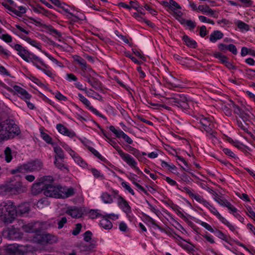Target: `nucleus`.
Returning <instances> with one entry per match:
<instances>
[{"label": "nucleus", "mask_w": 255, "mask_h": 255, "mask_svg": "<svg viewBox=\"0 0 255 255\" xmlns=\"http://www.w3.org/2000/svg\"><path fill=\"white\" fill-rule=\"evenodd\" d=\"M161 165L162 166V167L168 168V169L171 171L174 170L176 169V167L174 165H173V164L170 165L167 162H166L164 161H161Z\"/></svg>", "instance_id": "nucleus-50"}, {"label": "nucleus", "mask_w": 255, "mask_h": 255, "mask_svg": "<svg viewBox=\"0 0 255 255\" xmlns=\"http://www.w3.org/2000/svg\"><path fill=\"white\" fill-rule=\"evenodd\" d=\"M89 150L93 153L96 156H97L99 159L103 160L104 158L99 153V152L96 150L95 148L92 147H89Z\"/></svg>", "instance_id": "nucleus-54"}, {"label": "nucleus", "mask_w": 255, "mask_h": 255, "mask_svg": "<svg viewBox=\"0 0 255 255\" xmlns=\"http://www.w3.org/2000/svg\"><path fill=\"white\" fill-rule=\"evenodd\" d=\"M198 8L203 13H207L210 15H213L214 13V11L208 5H200Z\"/></svg>", "instance_id": "nucleus-27"}, {"label": "nucleus", "mask_w": 255, "mask_h": 255, "mask_svg": "<svg viewBox=\"0 0 255 255\" xmlns=\"http://www.w3.org/2000/svg\"><path fill=\"white\" fill-rule=\"evenodd\" d=\"M6 123L10 138H13L15 135H17L20 133L19 128L16 125L13 123L12 121L7 122Z\"/></svg>", "instance_id": "nucleus-9"}, {"label": "nucleus", "mask_w": 255, "mask_h": 255, "mask_svg": "<svg viewBox=\"0 0 255 255\" xmlns=\"http://www.w3.org/2000/svg\"><path fill=\"white\" fill-rule=\"evenodd\" d=\"M228 50L235 55L237 54V48L236 46L233 44L228 45Z\"/></svg>", "instance_id": "nucleus-63"}, {"label": "nucleus", "mask_w": 255, "mask_h": 255, "mask_svg": "<svg viewBox=\"0 0 255 255\" xmlns=\"http://www.w3.org/2000/svg\"><path fill=\"white\" fill-rule=\"evenodd\" d=\"M183 191L185 192L186 193H187L189 195V196L193 198L194 199H195V196H198L199 195L197 194H193L191 192V189L189 187H184Z\"/></svg>", "instance_id": "nucleus-64"}, {"label": "nucleus", "mask_w": 255, "mask_h": 255, "mask_svg": "<svg viewBox=\"0 0 255 255\" xmlns=\"http://www.w3.org/2000/svg\"><path fill=\"white\" fill-rule=\"evenodd\" d=\"M75 194L74 189L72 187L67 188L62 187L61 188V198H66L72 196Z\"/></svg>", "instance_id": "nucleus-17"}, {"label": "nucleus", "mask_w": 255, "mask_h": 255, "mask_svg": "<svg viewBox=\"0 0 255 255\" xmlns=\"http://www.w3.org/2000/svg\"><path fill=\"white\" fill-rule=\"evenodd\" d=\"M214 233H215V235L218 238L222 239L225 241H227L228 237L227 235L224 234L222 231L218 229H216V230L214 231Z\"/></svg>", "instance_id": "nucleus-41"}, {"label": "nucleus", "mask_w": 255, "mask_h": 255, "mask_svg": "<svg viewBox=\"0 0 255 255\" xmlns=\"http://www.w3.org/2000/svg\"><path fill=\"white\" fill-rule=\"evenodd\" d=\"M200 225L203 227L204 228H205L206 230H208L209 231H210V232L211 233H214V230L213 229V228L209 225L208 224V223H206V222H201V223H200Z\"/></svg>", "instance_id": "nucleus-61"}, {"label": "nucleus", "mask_w": 255, "mask_h": 255, "mask_svg": "<svg viewBox=\"0 0 255 255\" xmlns=\"http://www.w3.org/2000/svg\"><path fill=\"white\" fill-rule=\"evenodd\" d=\"M214 56L216 58L219 59L224 64L227 61V60H228V58L226 56L223 55L220 52L215 53L214 54Z\"/></svg>", "instance_id": "nucleus-40"}, {"label": "nucleus", "mask_w": 255, "mask_h": 255, "mask_svg": "<svg viewBox=\"0 0 255 255\" xmlns=\"http://www.w3.org/2000/svg\"><path fill=\"white\" fill-rule=\"evenodd\" d=\"M16 215V208L13 202L7 201L0 204V220L4 224L12 223Z\"/></svg>", "instance_id": "nucleus-1"}, {"label": "nucleus", "mask_w": 255, "mask_h": 255, "mask_svg": "<svg viewBox=\"0 0 255 255\" xmlns=\"http://www.w3.org/2000/svg\"><path fill=\"white\" fill-rule=\"evenodd\" d=\"M29 246L12 244L4 246V253L7 255H25L28 252Z\"/></svg>", "instance_id": "nucleus-3"}, {"label": "nucleus", "mask_w": 255, "mask_h": 255, "mask_svg": "<svg viewBox=\"0 0 255 255\" xmlns=\"http://www.w3.org/2000/svg\"><path fill=\"white\" fill-rule=\"evenodd\" d=\"M22 38L33 46L39 49H41L40 44L38 43L36 41L32 40L30 38L25 36L22 37Z\"/></svg>", "instance_id": "nucleus-32"}, {"label": "nucleus", "mask_w": 255, "mask_h": 255, "mask_svg": "<svg viewBox=\"0 0 255 255\" xmlns=\"http://www.w3.org/2000/svg\"><path fill=\"white\" fill-rule=\"evenodd\" d=\"M195 200L197 202L202 203L204 206L208 209H209V207L211 206L208 202L204 199L203 198L199 195L195 196Z\"/></svg>", "instance_id": "nucleus-38"}, {"label": "nucleus", "mask_w": 255, "mask_h": 255, "mask_svg": "<svg viewBox=\"0 0 255 255\" xmlns=\"http://www.w3.org/2000/svg\"><path fill=\"white\" fill-rule=\"evenodd\" d=\"M237 24L239 28L242 30H245L248 31L249 30V26L248 24L245 23V22L239 20L237 22Z\"/></svg>", "instance_id": "nucleus-45"}, {"label": "nucleus", "mask_w": 255, "mask_h": 255, "mask_svg": "<svg viewBox=\"0 0 255 255\" xmlns=\"http://www.w3.org/2000/svg\"><path fill=\"white\" fill-rule=\"evenodd\" d=\"M66 213L73 218H79L83 215L82 210L76 207L68 208L66 211Z\"/></svg>", "instance_id": "nucleus-11"}, {"label": "nucleus", "mask_w": 255, "mask_h": 255, "mask_svg": "<svg viewBox=\"0 0 255 255\" xmlns=\"http://www.w3.org/2000/svg\"><path fill=\"white\" fill-rule=\"evenodd\" d=\"M5 160L7 162H9L12 159L11 149L9 147H6L4 151Z\"/></svg>", "instance_id": "nucleus-29"}, {"label": "nucleus", "mask_w": 255, "mask_h": 255, "mask_svg": "<svg viewBox=\"0 0 255 255\" xmlns=\"http://www.w3.org/2000/svg\"><path fill=\"white\" fill-rule=\"evenodd\" d=\"M41 183L45 185V188L46 186H48L53 182L54 179L51 176H44L40 178L38 180Z\"/></svg>", "instance_id": "nucleus-23"}, {"label": "nucleus", "mask_w": 255, "mask_h": 255, "mask_svg": "<svg viewBox=\"0 0 255 255\" xmlns=\"http://www.w3.org/2000/svg\"><path fill=\"white\" fill-rule=\"evenodd\" d=\"M119 154L122 159L129 166L133 168L137 171L139 170L138 168L137 167V162L133 157H132L130 154L125 153L123 150L119 151Z\"/></svg>", "instance_id": "nucleus-7"}, {"label": "nucleus", "mask_w": 255, "mask_h": 255, "mask_svg": "<svg viewBox=\"0 0 255 255\" xmlns=\"http://www.w3.org/2000/svg\"><path fill=\"white\" fill-rule=\"evenodd\" d=\"M79 249L81 252H86L90 251L92 249V247L91 245L82 244L79 246Z\"/></svg>", "instance_id": "nucleus-49"}, {"label": "nucleus", "mask_w": 255, "mask_h": 255, "mask_svg": "<svg viewBox=\"0 0 255 255\" xmlns=\"http://www.w3.org/2000/svg\"><path fill=\"white\" fill-rule=\"evenodd\" d=\"M100 225L105 229H110L113 227L111 222L105 216L100 221Z\"/></svg>", "instance_id": "nucleus-25"}, {"label": "nucleus", "mask_w": 255, "mask_h": 255, "mask_svg": "<svg viewBox=\"0 0 255 255\" xmlns=\"http://www.w3.org/2000/svg\"><path fill=\"white\" fill-rule=\"evenodd\" d=\"M30 210V205L27 203H23L19 205L16 208L17 215H22L28 213Z\"/></svg>", "instance_id": "nucleus-21"}, {"label": "nucleus", "mask_w": 255, "mask_h": 255, "mask_svg": "<svg viewBox=\"0 0 255 255\" xmlns=\"http://www.w3.org/2000/svg\"><path fill=\"white\" fill-rule=\"evenodd\" d=\"M115 195L118 196V205L123 210V212L126 214H128L131 212V207L129 205L127 201L121 196L118 195V192L114 191Z\"/></svg>", "instance_id": "nucleus-8"}, {"label": "nucleus", "mask_w": 255, "mask_h": 255, "mask_svg": "<svg viewBox=\"0 0 255 255\" xmlns=\"http://www.w3.org/2000/svg\"><path fill=\"white\" fill-rule=\"evenodd\" d=\"M239 116L243 119L244 122L246 121H248L250 118V115L249 114L245 112L243 110H242L241 113V115H240Z\"/></svg>", "instance_id": "nucleus-62"}, {"label": "nucleus", "mask_w": 255, "mask_h": 255, "mask_svg": "<svg viewBox=\"0 0 255 255\" xmlns=\"http://www.w3.org/2000/svg\"><path fill=\"white\" fill-rule=\"evenodd\" d=\"M70 154L73 157L75 162H76L80 166L82 167H85L86 166V163L83 160V159L80 156H79L72 149H70Z\"/></svg>", "instance_id": "nucleus-20"}, {"label": "nucleus", "mask_w": 255, "mask_h": 255, "mask_svg": "<svg viewBox=\"0 0 255 255\" xmlns=\"http://www.w3.org/2000/svg\"><path fill=\"white\" fill-rule=\"evenodd\" d=\"M33 11L36 13H42L46 16L48 15L50 13L48 10L38 5H37V7L33 8Z\"/></svg>", "instance_id": "nucleus-39"}, {"label": "nucleus", "mask_w": 255, "mask_h": 255, "mask_svg": "<svg viewBox=\"0 0 255 255\" xmlns=\"http://www.w3.org/2000/svg\"><path fill=\"white\" fill-rule=\"evenodd\" d=\"M169 8L171 10L176 9H181V6L174 0H169Z\"/></svg>", "instance_id": "nucleus-48"}, {"label": "nucleus", "mask_w": 255, "mask_h": 255, "mask_svg": "<svg viewBox=\"0 0 255 255\" xmlns=\"http://www.w3.org/2000/svg\"><path fill=\"white\" fill-rule=\"evenodd\" d=\"M43 27H45L48 30H49L51 33L55 34L59 37L61 36L60 32L58 31L56 29H54L51 25H47L44 24Z\"/></svg>", "instance_id": "nucleus-42"}, {"label": "nucleus", "mask_w": 255, "mask_h": 255, "mask_svg": "<svg viewBox=\"0 0 255 255\" xmlns=\"http://www.w3.org/2000/svg\"><path fill=\"white\" fill-rule=\"evenodd\" d=\"M88 82L96 90H100L101 89L102 84L97 79L93 77H92L91 78H88Z\"/></svg>", "instance_id": "nucleus-22"}, {"label": "nucleus", "mask_w": 255, "mask_h": 255, "mask_svg": "<svg viewBox=\"0 0 255 255\" xmlns=\"http://www.w3.org/2000/svg\"><path fill=\"white\" fill-rule=\"evenodd\" d=\"M22 229L26 233H34L38 231L39 228L36 227V224L30 223L27 224L22 225Z\"/></svg>", "instance_id": "nucleus-18"}, {"label": "nucleus", "mask_w": 255, "mask_h": 255, "mask_svg": "<svg viewBox=\"0 0 255 255\" xmlns=\"http://www.w3.org/2000/svg\"><path fill=\"white\" fill-rule=\"evenodd\" d=\"M45 244L56 243L57 241V238L56 236L50 235V234H45L44 236Z\"/></svg>", "instance_id": "nucleus-28"}, {"label": "nucleus", "mask_w": 255, "mask_h": 255, "mask_svg": "<svg viewBox=\"0 0 255 255\" xmlns=\"http://www.w3.org/2000/svg\"><path fill=\"white\" fill-rule=\"evenodd\" d=\"M223 33L219 30H215L210 36V40L212 42H215L217 40L223 37Z\"/></svg>", "instance_id": "nucleus-24"}, {"label": "nucleus", "mask_w": 255, "mask_h": 255, "mask_svg": "<svg viewBox=\"0 0 255 255\" xmlns=\"http://www.w3.org/2000/svg\"><path fill=\"white\" fill-rule=\"evenodd\" d=\"M41 136L47 143L53 145V143L52 142V138L48 134L44 132H41Z\"/></svg>", "instance_id": "nucleus-43"}, {"label": "nucleus", "mask_w": 255, "mask_h": 255, "mask_svg": "<svg viewBox=\"0 0 255 255\" xmlns=\"http://www.w3.org/2000/svg\"><path fill=\"white\" fill-rule=\"evenodd\" d=\"M6 123L0 124V142L10 138Z\"/></svg>", "instance_id": "nucleus-14"}, {"label": "nucleus", "mask_w": 255, "mask_h": 255, "mask_svg": "<svg viewBox=\"0 0 255 255\" xmlns=\"http://www.w3.org/2000/svg\"><path fill=\"white\" fill-rule=\"evenodd\" d=\"M237 124L238 126L241 128L243 130L247 132L254 140H255V136L253 135V134L250 132L248 131L247 128V125L244 122L243 124L241 121H237Z\"/></svg>", "instance_id": "nucleus-30"}, {"label": "nucleus", "mask_w": 255, "mask_h": 255, "mask_svg": "<svg viewBox=\"0 0 255 255\" xmlns=\"http://www.w3.org/2000/svg\"><path fill=\"white\" fill-rule=\"evenodd\" d=\"M61 186H55L51 184L46 186L44 194L47 197L61 198Z\"/></svg>", "instance_id": "nucleus-6"}, {"label": "nucleus", "mask_w": 255, "mask_h": 255, "mask_svg": "<svg viewBox=\"0 0 255 255\" xmlns=\"http://www.w3.org/2000/svg\"><path fill=\"white\" fill-rule=\"evenodd\" d=\"M82 228V225L80 223L76 225L75 228L73 230L72 233L73 235L76 236L79 234Z\"/></svg>", "instance_id": "nucleus-56"}, {"label": "nucleus", "mask_w": 255, "mask_h": 255, "mask_svg": "<svg viewBox=\"0 0 255 255\" xmlns=\"http://www.w3.org/2000/svg\"><path fill=\"white\" fill-rule=\"evenodd\" d=\"M42 167V162L40 160H35L18 166L16 169H12L11 171V173L12 174H15L17 172L25 173L38 171L40 170Z\"/></svg>", "instance_id": "nucleus-2"}, {"label": "nucleus", "mask_w": 255, "mask_h": 255, "mask_svg": "<svg viewBox=\"0 0 255 255\" xmlns=\"http://www.w3.org/2000/svg\"><path fill=\"white\" fill-rule=\"evenodd\" d=\"M21 192V185L18 182H10L0 186V194L1 195L16 194Z\"/></svg>", "instance_id": "nucleus-4"}, {"label": "nucleus", "mask_w": 255, "mask_h": 255, "mask_svg": "<svg viewBox=\"0 0 255 255\" xmlns=\"http://www.w3.org/2000/svg\"><path fill=\"white\" fill-rule=\"evenodd\" d=\"M17 54L26 62L28 61V59L30 56L31 53H30L26 49H23V51L21 52H18Z\"/></svg>", "instance_id": "nucleus-33"}, {"label": "nucleus", "mask_w": 255, "mask_h": 255, "mask_svg": "<svg viewBox=\"0 0 255 255\" xmlns=\"http://www.w3.org/2000/svg\"><path fill=\"white\" fill-rule=\"evenodd\" d=\"M56 128L60 133L63 134H65L67 128L61 124H58L56 126Z\"/></svg>", "instance_id": "nucleus-55"}, {"label": "nucleus", "mask_w": 255, "mask_h": 255, "mask_svg": "<svg viewBox=\"0 0 255 255\" xmlns=\"http://www.w3.org/2000/svg\"><path fill=\"white\" fill-rule=\"evenodd\" d=\"M13 90L16 92V94L21 98L24 100H29L31 96L24 89L21 88L17 85H14L13 87Z\"/></svg>", "instance_id": "nucleus-10"}, {"label": "nucleus", "mask_w": 255, "mask_h": 255, "mask_svg": "<svg viewBox=\"0 0 255 255\" xmlns=\"http://www.w3.org/2000/svg\"><path fill=\"white\" fill-rule=\"evenodd\" d=\"M121 184H122V186L124 188H125L127 190H128L132 195H134V191L133 190V189H132L131 188V187H130L129 184H128L127 182H123Z\"/></svg>", "instance_id": "nucleus-53"}, {"label": "nucleus", "mask_w": 255, "mask_h": 255, "mask_svg": "<svg viewBox=\"0 0 255 255\" xmlns=\"http://www.w3.org/2000/svg\"><path fill=\"white\" fill-rule=\"evenodd\" d=\"M2 40L7 43H9L12 41V37L10 35L8 34H2L0 37Z\"/></svg>", "instance_id": "nucleus-59"}, {"label": "nucleus", "mask_w": 255, "mask_h": 255, "mask_svg": "<svg viewBox=\"0 0 255 255\" xmlns=\"http://www.w3.org/2000/svg\"><path fill=\"white\" fill-rule=\"evenodd\" d=\"M44 189L45 185L38 180L32 185L31 191L33 195H36L42 192L44 193Z\"/></svg>", "instance_id": "nucleus-16"}, {"label": "nucleus", "mask_w": 255, "mask_h": 255, "mask_svg": "<svg viewBox=\"0 0 255 255\" xmlns=\"http://www.w3.org/2000/svg\"><path fill=\"white\" fill-rule=\"evenodd\" d=\"M200 123L202 126V128L210 134L212 135L214 137L215 136L213 135V131L211 127L212 125L211 122L209 121L207 118H202L200 120Z\"/></svg>", "instance_id": "nucleus-13"}, {"label": "nucleus", "mask_w": 255, "mask_h": 255, "mask_svg": "<svg viewBox=\"0 0 255 255\" xmlns=\"http://www.w3.org/2000/svg\"><path fill=\"white\" fill-rule=\"evenodd\" d=\"M48 67L47 68H45V67H44V68H43L41 67L40 66H37V69L43 71L46 75H47L49 77L53 78L54 74H53L51 71L48 70Z\"/></svg>", "instance_id": "nucleus-46"}, {"label": "nucleus", "mask_w": 255, "mask_h": 255, "mask_svg": "<svg viewBox=\"0 0 255 255\" xmlns=\"http://www.w3.org/2000/svg\"><path fill=\"white\" fill-rule=\"evenodd\" d=\"M45 234L41 233V230L40 228L38 229L37 232H35L34 234L32 236V241L34 243L40 244H45Z\"/></svg>", "instance_id": "nucleus-12"}, {"label": "nucleus", "mask_w": 255, "mask_h": 255, "mask_svg": "<svg viewBox=\"0 0 255 255\" xmlns=\"http://www.w3.org/2000/svg\"><path fill=\"white\" fill-rule=\"evenodd\" d=\"M54 164H55L57 167L60 169H62V168H63L68 170V168L66 166H65L63 163V160H61V161H58L57 158H56V156H55Z\"/></svg>", "instance_id": "nucleus-44"}, {"label": "nucleus", "mask_w": 255, "mask_h": 255, "mask_svg": "<svg viewBox=\"0 0 255 255\" xmlns=\"http://www.w3.org/2000/svg\"><path fill=\"white\" fill-rule=\"evenodd\" d=\"M215 200L217 201L220 205L222 206H225L227 205L228 201L225 199L224 198L219 196L217 193H215Z\"/></svg>", "instance_id": "nucleus-31"}, {"label": "nucleus", "mask_w": 255, "mask_h": 255, "mask_svg": "<svg viewBox=\"0 0 255 255\" xmlns=\"http://www.w3.org/2000/svg\"><path fill=\"white\" fill-rule=\"evenodd\" d=\"M225 207H227L231 211V213H232L235 216H236L235 214L237 213V209L233 206L229 202L227 203Z\"/></svg>", "instance_id": "nucleus-57"}, {"label": "nucleus", "mask_w": 255, "mask_h": 255, "mask_svg": "<svg viewBox=\"0 0 255 255\" xmlns=\"http://www.w3.org/2000/svg\"><path fill=\"white\" fill-rule=\"evenodd\" d=\"M32 62L33 64L37 68V66H39L37 64V62H39L44 67L47 68L48 66L45 64L44 62L41 60L38 57L31 53L30 56L28 59V61L27 62Z\"/></svg>", "instance_id": "nucleus-19"}, {"label": "nucleus", "mask_w": 255, "mask_h": 255, "mask_svg": "<svg viewBox=\"0 0 255 255\" xmlns=\"http://www.w3.org/2000/svg\"><path fill=\"white\" fill-rule=\"evenodd\" d=\"M54 151L56 153L57 157H58L61 160H63L64 158L63 151L62 148L59 146H55L54 147Z\"/></svg>", "instance_id": "nucleus-37"}, {"label": "nucleus", "mask_w": 255, "mask_h": 255, "mask_svg": "<svg viewBox=\"0 0 255 255\" xmlns=\"http://www.w3.org/2000/svg\"><path fill=\"white\" fill-rule=\"evenodd\" d=\"M144 217L145 218V219L148 222L150 223L153 225H154L155 227H156L158 229H159L160 230H162V228L160 226H159L158 224H157L156 223L155 221L152 218H151L150 217H149V216H148L147 215H144Z\"/></svg>", "instance_id": "nucleus-47"}, {"label": "nucleus", "mask_w": 255, "mask_h": 255, "mask_svg": "<svg viewBox=\"0 0 255 255\" xmlns=\"http://www.w3.org/2000/svg\"><path fill=\"white\" fill-rule=\"evenodd\" d=\"M78 96L79 98V100L84 104H85L87 107H89L90 106V101L86 98L84 96H83L81 94L79 93Z\"/></svg>", "instance_id": "nucleus-51"}, {"label": "nucleus", "mask_w": 255, "mask_h": 255, "mask_svg": "<svg viewBox=\"0 0 255 255\" xmlns=\"http://www.w3.org/2000/svg\"><path fill=\"white\" fill-rule=\"evenodd\" d=\"M183 39L184 40L186 44L188 46L193 48H196L197 42L195 40L191 39L187 35H184L183 37Z\"/></svg>", "instance_id": "nucleus-26"}, {"label": "nucleus", "mask_w": 255, "mask_h": 255, "mask_svg": "<svg viewBox=\"0 0 255 255\" xmlns=\"http://www.w3.org/2000/svg\"><path fill=\"white\" fill-rule=\"evenodd\" d=\"M2 236L8 240H19L22 238L23 234L17 228L13 226L4 229L2 231Z\"/></svg>", "instance_id": "nucleus-5"}, {"label": "nucleus", "mask_w": 255, "mask_h": 255, "mask_svg": "<svg viewBox=\"0 0 255 255\" xmlns=\"http://www.w3.org/2000/svg\"><path fill=\"white\" fill-rule=\"evenodd\" d=\"M175 100L177 101V104L179 105L178 107H180L184 109L188 108V100L184 94L175 95Z\"/></svg>", "instance_id": "nucleus-15"}, {"label": "nucleus", "mask_w": 255, "mask_h": 255, "mask_svg": "<svg viewBox=\"0 0 255 255\" xmlns=\"http://www.w3.org/2000/svg\"><path fill=\"white\" fill-rule=\"evenodd\" d=\"M67 218L63 217L61 219L58 220V228L60 229L62 228L65 224L67 223Z\"/></svg>", "instance_id": "nucleus-52"}, {"label": "nucleus", "mask_w": 255, "mask_h": 255, "mask_svg": "<svg viewBox=\"0 0 255 255\" xmlns=\"http://www.w3.org/2000/svg\"><path fill=\"white\" fill-rule=\"evenodd\" d=\"M101 198L105 203L110 204L113 202V199L111 195L107 192L103 193L102 194Z\"/></svg>", "instance_id": "nucleus-34"}, {"label": "nucleus", "mask_w": 255, "mask_h": 255, "mask_svg": "<svg viewBox=\"0 0 255 255\" xmlns=\"http://www.w3.org/2000/svg\"><path fill=\"white\" fill-rule=\"evenodd\" d=\"M217 218L225 225L228 227L230 230L234 231L235 227L231 223H230L225 218L222 217L221 214L218 215Z\"/></svg>", "instance_id": "nucleus-35"}, {"label": "nucleus", "mask_w": 255, "mask_h": 255, "mask_svg": "<svg viewBox=\"0 0 255 255\" xmlns=\"http://www.w3.org/2000/svg\"><path fill=\"white\" fill-rule=\"evenodd\" d=\"M176 157H177V159H178L180 161H182L185 166H186L187 168H184L183 167H182V168L186 172H189V170H190V168L188 167V164H187V162L185 161V160L181 156H179V155H176Z\"/></svg>", "instance_id": "nucleus-58"}, {"label": "nucleus", "mask_w": 255, "mask_h": 255, "mask_svg": "<svg viewBox=\"0 0 255 255\" xmlns=\"http://www.w3.org/2000/svg\"><path fill=\"white\" fill-rule=\"evenodd\" d=\"M92 235V233L91 232H90V231H86L84 234V241L87 242H89L91 240Z\"/></svg>", "instance_id": "nucleus-60"}, {"label": "nucleus", "mask_w": 255, "mask_h": 255, "mask_svg": "<svg viewBox=\"0 0 255 255\" xmlns=\"http://www.w3.org/2000/svg\"><path fill=\"white\" fill-rule=\"evenodd\" d=\"M217 218L225 225L228 227L230 230L234 231L235 227L231 223H230L225 218L222 217L221 214L218 215Z\"/></svg>", "instance_id": "nucleus-36"}]
</instances>
